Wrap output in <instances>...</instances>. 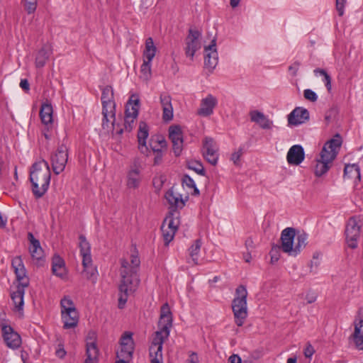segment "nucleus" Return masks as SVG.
Here are the masks:
<instances>
[{"instance_id":"obj_1","label":"nucleus","mask_w":363,"mask_h":363,"mask_svg":"<svg viewBox=\"0 0 363 363\" xmlns=\"http://www.w3.org/2000/svg\"><path fill=\"white\" fill-rule=\"evenodd\" d=\"M121 283L118 286V308H123L125 305L128 298L137 289L140 279L138 271L140 264V260L138 255L133 254L129 259H121L120 260Z\"/></svg>"},{"instance_id":"obj_2","label":"nucleus","mask_w":363,"mask_h":363,"mask_svg":"<svg viewBox=\"0 0 363 363\" xmlns=\"http://www.w3.org/2000/svg\"><path fill=\"white\" fill-rule=\"evenodd\" d=\"M51 177L48 163L41 160L35 162L30 172L32 191L36 198H41L48 191Z\"/></svg>"},{"instance_id":"obj_3","label":"nucleus","mask_w":363,"mask_h":363,"mask_svg":"<svg viewBox=\"0 0 363 363\" xmlns=\"http://www.w3.org/2000/svg\"><path fill=\"white\" fill-rule=\"evenodd\" d=\"M342 143V138L339 134H337L323 145L320 158L316 160L314 170L315 176L321 177L332 167L333 162L338 153Z\"/></svg>"},{"instance_id":"obj_4","label":"nucleus","mask_w":363,"mask_h":363,"mask_svg":"<svg viewBox=\"0 0 363 363\" xmlns=\"http://www.w3.org/2000/svg\"><path fill=\"white\" fill-rule=\"evenodd\" d=\"M247 291L245 286L240 285L235 289V298L232 301V310L235 322L239 327L242 326L247 317Z\"/></svg>"},{"instance_id":"obj_5","label":"nucleus","mask_w":363,"mask_h":363,"mask_svg":"<svg viewBox=\"0 0 363 363\" xmlns=\"http://www.w3.org/2000/svg\"><path fill=\"white\" fill-rule=\"evenodd\" d=\"M103 106L102 126L104 128H109L115 122L116 104L114 101L113 92H103L101 96Z\"/></svg>"},{"instance_id":"obj_6","label":"nucleus","mask_w":363,"mask_h":363,"mask_svg":"<svg viewBox=\"0 0 363 363\" xmlns=\"http://www.w3.org/2000/svg\"><path fill=\"white\" fill-rule=\"evenodd\" d=\"M131 333H125L120 340V349L116 352L118 359L116 363H129L134 352V341Z\"/></svg>"},{"instance_id":"obj_7","label":"nucleus","mask_w":363,"mask_h":363,"mask_svg":"<svg viewBox=\"0 0 363 363\" xmlns=\"http://www.w3.org/2000/svg\"><path fill=\"white\" fill-rule=\"evenodd\" d=\"M362 220L360 218L354 216L350 218L345 229L346 243L351 249H356L361 234Z\"/></svg>"},{"instance_id":"obj_8","label":"nucleus","mask_w":363,"mask_h":363,"mask_svg":"<svg viewBox=\"0 0 363 363\" xmlns=\"http://www.w3.org/2000/svg\"><path fill=\"white\" fill-rule=\"evenodd\" d=\"M139 108L140 99L138 94H132L125 108L124 126L126 131L130 132L133 130L135 120L138 116Z\"/></svg>"},{"instance_id":"obj_9","label":"nucleus","mask_w":363,"mask_h":363,"mask_svg":"<svg viewBox=\"0 0 363 363\" xmlns=\"http://www.w3.org/2000/svg\"><path fill=\"white\" fill-rule=\"evenodd\" d=\"M67 161L68 148L65 145L62 144L50 156V162L54 173L57 175L62 172Z\"/></svg>"},{"instance_id":"obj_10","label":"nucleus","mask_w":363,"mask_h":363,"mask_svg":"<svg viewBox=\"0 0 363 363\" xmlns=\"http://www.w3.org/2000/svg\"><path fill=\"white\" fill-rule=\"evenodd\" d=\"M169 335H164L162 332L157 331L152 338L149 348L151 363H163L162 347L164 341Z\"/></svg>"},{"instance_id":"obj_11","label":"nucleus","mask_w":363,"mask_h":363,"mask_svg":"<svg viewBox=\"0 0 363 363\" xmlns=\"http://www.w3.org/2000/svg\"><path fill=\"white\" fill-rule=\"evenodd\" d=\"M201 33L199 30L190 28L185 38V55L191 60H193L196 52L201 48Z\"/></svg>"},{"instance_id":"obj_12","label":"nucleus","mask_w":363,"mask_h":363,"mask_svg":"<svg viewBox=\"0 0 363 363\" xmlns=\"http://www.w3.org/2000/svg\"><path fill=\"white\" fill-rule=\"evenodd\" d=\"M172 325V315L170 308L167 303H165L161 307L160 317L158 323L159 332H162L164 335H169V329Z\"/></svg>"},{"instance_id":"obj_13","label":"nucleus","mask_w":363,"mask_h":363,"mask_svg":"<svg viewBox=\"0 0 363 363\" xmlns=\"http://www.w3.org/2000/svg\"><path fill=\"white\" fill-rule=\"evenodd\" d=\"M2 336L4 340L9 348L18 349L21 345V338L19 334L14 331L10 325H2Z\"/></svg>"},{"instance_id":"obj_14","label":"nucleus","mask_w":363,"mask_h":363,"mask_svg":"<svg viewBox=\"0 0 363 363\" xmlns=\"http://www.w3.org/2000/svg\"><path fill=\"white\" fill-rule=\"evenodd\" d=\"M203 155L208 162L216 165L218 162V154L217 146L212 138H206L203 140Z\"/></svg>"},{"instance_id":"obj_15","label":"nucleus","mask_w":363,"mask_h":363,"mask_svg":"<svg viewBox=\"0 0 363 363\" xmlns=\"http://www.w3.org/2000/svg\"><path fill=\"white\" fill-rule=\"evenodd\" d=\"M164 197L169 206L170 212L173 213H178L177 210L182 209L187 200V197L184 199L180 194L174 191L173 187L165 193Z\"/></svg>"},{"instance_id":"obj_16","label":"nucleus","mask_w":363,"mask_h":363,"mask_svg":"<svg viewBox=\"0 0 363 363\" xmlns=\"http://www.w3.org/2000/svg\"><path fill=\"white\" fill-rule=\"evenodd\" d=\"M296 235L295 229L293 228H285L281 234V249L290 256H293L294 240Z\"/></svg>"},{"instance_id":"obj_17","label":"nucleus","mask_w":363,"mask_h":363,"mask_svg":"<svg viewBox=\"0 0 363 363\" xmlns=\"http://www.w3.org/2000/svg\"><path fill=\"white\" fill-rule=\"evenodd\" d=\"M204 51L206 52L204 59L205 67L211 71L218 64V52L216 49V38H213L209 45L204 47Z\"/></svg>"},{"instance_id":"obj_18","label":"nucleus","mask_w":363,"mask_h":363,"mask_svg":"<svg viewBox=\"0 0 363 363\" xmlns=\"http://www.w3.org/2000/svg\"><path fill=\"white\" fill-rule=\"evenodd\" d=\"M89 333L86 345V358L84 363H98L99 350L95 341V334Z\"/></svg>"},{"instance_id":"obj_19","label":"nucleus","mask_w":363,"mask_h":363,"mask_svg":"<svg viewBox=\"0 0 363 363\" xmlns=\"http://www.w3.org/2000/svg\"><path fill=\"white\" fill-rule=\"evenodd\" d=\"M169 138L172 143L173 150L176 156H179L182 150L183 136L182 128L179 125H172L169 128Z\"/></svg>"},{"instance_id":"obj_20","label":"nucleus","mask_w":363,"mask_h":363,"mask_svg":"<svg viewBox=\"0 0 363 363\" xmlns=\"http://www.w3.org/2000/svg\"><path fill=\"white\" fill-rule=\"evenodd\" d=\"M11 265L16 274V279L18 281V284L28 286L29 281L26 276V270L21 257L20 256L14 257L12 259Z\"/></svg>"},{"instance_id":"obj_21","label":"nucleus","mask_w":363,"mask_h":363,"mask_svg":"<svg viewBox=\"0 0 363 363\" xmlns=\"http://www.w3.org/2000/svg\"><path fill=\"white\" fill-rule=\"evenodd\" d=\"M309 119V112L302 107L295 108L288 116V123L291 125H298Z\"/></svg>"},{"instance_id":"obj_22","label":"nucleus","mask_w":363,"mask_h":363,"mask_svg":"<svg viewBox=\"0 0 363 363\" xmlns=\"http://www.w3.org/2000/svg\"><path fill=\"white\" fill-rule=\"evenodd\" d=\"M149 135V128L144 121L139 123L138 132V149L141 153L147 155L149 152L148 147L146 145V140Z\"/></svg>"},{"instance_id":"obj_23","label":"nucleus","mask_w":363,"mask_h":363,"mask_svg":"<svg viewBox=\"0 0 363 363\" xmlns=\"http://www.w3.org/2000/svg\"><path fill=\"white\" fill-rule=\"evenodd\" d=\"M305 154L302 146L293 145L287 152L286 159L289 164L298 165L304 160Z\"/></svg>"},{"instance_id":"obj_24","label":"nucleus","mask_w":363,"mask_h":363,"mask_svg":"<svg viewBox=\"0 0 363 363\" xmlns=\"http://www.w3.org/2000/svg\"><path fill=\"white\" fill-rule=\"evenodd\" d=\"M217 105V99L211 94H208L201 100V107L198 110V114L201 116H208L213 112Z\"/></svg>"},{"instance_id":"obj_25","label":"nucleus","mask_w":363,"mask_h":363,"mask_svg":"<svg viewBox=\"0 0 363 363\" xmlns=\"http://www.w3.org/2000/svg\"><path fill=\"white\" fill-rule=\"evenodd\" d=\"M250 120L256 123L262 129L269 130L273 126V122L270 121L263 113L259 111L250 112Z\"/></svg>"},{"instance_id":"obj_26","label":"nucleus","mask_w":363,"mask_h":363,"mask_svg":"<svg viewBox=\"0 0 363 363\" xmlns=\"http://www.w3.org/2000/svg\"><path fill=\"white\" fill-rule=\"evenodd\" d=\"M28 239L30 242L29 252L33 259L40 261L43 257V250L38 240L35 238L32 233H28Z\"/></svg>"},{"instance_id":"obj_27","label":"nucleus","mask_w":363,"mask_h":363,"mask_svg":"<svg viewBox=\"0 0 363 363\" xmlns=\"http://www.w3.org/2000/svg\"><path fill=\"white\" fill-rule=\"evenodd\" d=\"M63 328L65 329L74 328L79 322V313L77 310L61 313Z\"/></svg>"},{"instance_id":"obj_28","label":"nucleus","mask_w":363,"mask_h":363,"mask_svg":"<svg viewBox=\"0 0 363 363\" xmlns=\"http://www.w3.org/2000/svg\"><path fill=\"white\" fill-rule=\"evenodd\" d=\"M52 54V47L49 44L44 45L37 52L35 64L37 68L43 67L47 61L49 59V57Z\"/></svg>"},{"instance_id":"obj_29","label":"nucleus","mask_w":363,"mask_h":363,"mask_svg":"<svg viewBox=\"0 0 363 363\" xmlns=\"http://www.w3.org/2000/svg\"><path fill=\"white\" fill-rule=\"evenodd\" d=\"M27 286H22V284H18L16 286V291H13L11 293V298L13 303L14 308L16 310L21 311L23 308V296L25 294V288Z\"/></svg>"},{"instance_id":"obj_30","label":"nucleus","mask_w":363,"mask_h":363,"mask_svg":"<svg viewBox=\"0 0 363 363\" xmlns=\"http://www.w3.org/2000/svg\"><path fill=\"white\" fill-rule=\"evenodd\" d=\"M352 339L357 349L363 350V316L362 318L355 321Z\"/></svg>"},{"instance_id":"obj_31","label":"nucleus","mask_w":363,"mask_h":363,"mask_svg":"<svg viewBox=\"0 0 363 363\" xmlns=\"http://www.w3.org/2000/svg\"><path fill=\"white\" fill-rule=\"evenodd\" d=\"M171 97L167 94H163L160 96V102L162 106V118L165 121H169L173 118V108L171 102Z\"/></svg>"},{"instance_id":"obj_32","label":"nucleus","mask_w":363,"mask_h":363,"mask_svg":"<svg viewBox=\"0 0 363 363\" xmlns=\"http://www.w3.org/2000/svg\"><path fill=\"white\" fill-rule=\"evenodd\" d=\"M141 177L138 168L131 169L127 175L126 185L129 189H137L140 184Z\"/></svg>"},{"instance_id":"obj_33","label":"nucleus","mask_w":363,"mask_h":363,"mask_svg":"<svg viewBox=\"0 0 363 363\" xmlns=\"http://www.w3.org/2000/svg\"><path fill=\"white\" fill-rule=\"evenodd\" d=\"M52 113L53 110L51 104L48 103L42 104L40 111V116L43 124L45 125H52L53 121Z\"/></svg>"},{"instance_id":"obj_34","label":"nucleus","mask_w":363,"mask_h":363,"mask_svg":"<svg viewBox=\"0 0 363 363\" xmlns=\"http://www.w3.org/2000/svg\"><path fill=\"white\" fill-rule=\"evenodd\" d=\"M201 240L200 239H197L189 247V259L187 261L189 263L192 262L194 265H197L199 264V257L201 251Z\"/></svg>"},{"instance_id":"obj_35","label":"nucleus","mask_w":363,"mask_h":363,"mask_svg":"<svg viewBox=\"0 0 363 363\" xmlns=\"http://www.w3.org/2000/svg\"><path fill=\"white\" fill-rule=\"evenodd\" d=\"M179 213L169 212V214L164 218L162 227L174 230L177 232L179 225Z\"/></svg>"},{"instance_id":"obj_36","label":"nucleus","mask_w":363,"mask_h":363,"mask_svg":"<svg viewBox=\"0 0 363 363\" xmlns=\"http://www.w3.org/2000/svg\"><path fill=\"white\" fill-rule=\"evenodd\" d=\"M52 270L57 277H63L65 275V262L59 255H55L52 258Z\"/></svg>"},{"instance_id":"obj_37","label":"nucleus","mask_w":363,"mask_h":363,"mask_svg":"<svg viewBox=\"0 0 363 363\" xmlns=\"http://www.w3.org/2000/svg\"><path fill=\"white\" fill-rule=\"evenodd\" d=\"M156 47L152 38H148L145 41V49L143 52L144 61L151 62L156 53Z\"/></svg>"},{"instance_id":"obj_38","label":"nucleus","mask_w":363,"mask_h":363,"mask_svg":"<svg viewBox=\"0 0 363 363\" xmlns=\"http://www.w3.org/2000/svg\"><path fill=\"white\" fill-rule=\"evenodd\" d=\"M344 177L354 180H360V169L355 164H346L344 169Z\"/></svg>"},{"instance_id":"obj_39","label":"nucleus","mask_w":363,"mask_h":363,"mask_svg":"<svg viewBox=\"0 0 363 363\" xmlns=\"http://www.w3.org/2000/svg\"><path fill=\"white\" fill-rule=\"evenodd\" d=\"M307 236L306 234H300L296 237V242L294 245L293 256H296L306 245Z\"/></svg>"},{"instance_id":"obj_40","label":"nucleus","mask_w":363,"mask_h":363,"mask_svg":"<svg viewBox=\"0 0 363 363\" xmlns=\"http://www.w3.org/2000/svg\"><path fill=\"white\" fill-rule=\"evenodd\" d=\"M82 273L85 278L90 280L93 284L96 282L98 272L95 267L89 266L88 267H84Z\"/></svg>"},{"instance_id":"obj_41","label":"nucleus","mask_w":363,"mask_h":363,"mask_svg":"<svg viewBox=\"0 0 363 363\" xmlns=\"http://www.w3.org/2000/svg\"><path fill=\"white\" fill-rule=\"evenodd\" d=\"M61 313L77 310L74 302L69 296H65L60 301Z\"/></svg>"},{"instance_id":"obj_42","label":"nucleus","mask_w":363,"mask_h":363,"mask_svg":"<svg viewBox=\"0 0 363 363\" xmlns=\"http://www.w3.org/2000/svg\"><path fill=\"white\" fill-rule=\"evenodd\" d=\"M314 73L316 76H320L323 77V82L325 83L327 90L330 91L332 89L331 78L328 73L324 69H315Z\"/></svg>"},{"instance_id":"obj_43","label":"nucleus","mask_w":363,"mask_h":363,"mask_svg":"<svg viewBox=\"0 0 363 363\" xmlns=\"http://www.w3.org/2000/svg\"><path fill=\"white\" fill-rule=\"evenodd\" d=\"M161 230L162 233V237L164 239V245H168L169 243L174 239L176 231L169 228H163L162 226Z\"/></svg>"},{"instance_id":"obj_44","label":"nucleus","mask_w":363,"mask_h":363,"mask_svg":"<svg viewBox=\"0 0 363 363\" xmlns=\"http://www.w3.org/2000/svg\"><path fill=\"white\" fill-rule=\"evenodd\" d=\"M140 77L144 80H147L151 76V62L144 61L140 68Z\"/></svg>"},{"instance_id":"obj_45","label":"nucleus","mask_w":363,"mask_h":363,"mask_svg":"<svg viewBox=\"0 0 363 363\" xmlns=\"http://www.w3.org/2000/svg\"><path fill=\"white\" fill-rule=\"evenodd\" d=\"M79 239V246L80 248L81 255L91 252L90 245L89 242L86 240L85 236L83 235H80Z\"/></svg>"},{"instance_id":"obj_46","label":"nucleus","mask_w":363,"mask_h":363,"mask_svg":"<svg viewBox=\"0 0 363 363\" xmlns=\"http://www.w3.org/2000/svg\"><path fill=\"white\" fill-rule=\"evenodd\" d=\"M22 2L28 14L33 13L35 11L38 0H23Z\"/></svg>"},{"instance_id":"obj_47","label":"nucleus","mask_w":363,"mask_h":363,"mask_svg":"<svg viewBox=\"0 0 363 363\" xmlns=\"http://www.w3.org/2000/svg\"><path fill=\"white\" fill-rule=\"evenodd\" d=\"M188 167L189 169L195 171L200 175L205 174V170L202 165V164L198 161H191L188 163Z\"/></svg>"},{"instance_id":"obj_48","label":"nucleus","mask_w":363,"mask_h":363,"mask_svg":"<svg viewBox=\"0 0 363 363\" xmlns=\"http://www.w3.org/2000/svg\"><path fill=\"white\" fill-rule=\"evenodd\" d=\"M347 0H335V8L340 16H343Z\"/></svg>"},{"instance_id":"obj_49","label":"nucleus","mask_w":363,"mask_h":363,"mask_svg":"<svg viewBox=\"0 0 363 363\" xmlns=\"http://www.w3.org/2000/svg\"><path fill=\"white\" fill-rule=\"evenodd\" d=\"M82 257V264L84 268L93 266L91 252L81 255Z\"/></svg>"},{"instance_id":"obj_50","label":"nucleus","mask_w":363,"mask_h":363,"mask_svg":"<svg viewBox=\"0 0 363 363\" xmlns=\"http://www.w3.org/2000/svg\"><path fill=\"white\" fill-rule=\"evenodd\" d=\"M155 154L154 164L157 165L161 163L162 160L163 153L161 149H152Z\"/></svg>"},{"instance_id":"obj_51","label":"nucleus","mask_w":363,"mask_h":363,"mask_svg":"<svg viewBox=\"0 0 363 363\" xmlns=\"http://www.w3.org/2000/svg\"><path fill=\"white\" fill-rule=\"evenodd\" d=\"M243 154V152H242V148H240L238 151L233 152L232 155H231V160L233 162V163L235 164H238L239 161H240V159L242 156V155Z\"/></svg>"},{"instance_id":"obj_52","label":"nucleus","mask_w":363,"mask_h":363,"mask_svg":"<svg viewBox=\"0 0 363 363\" xmlns=\"http://www.w3.org/2000/svg\"><path fill=\"white\" fill-rule=\"evenodd\" d=\"M315 352L313 347L308 343L304 349L303 353L306 358H311Z\"/></svg>"},{"instance_id":"obj_53","label":"nucleus","mask_w":363,"mask_h":363,"mask_svg":"<svg viewBox=\"0 0 363 363\" xmlns=\"http://www.w3.org/2000/svg\"><path fill=\"white\" fill-rule=\"evenodd\" d=\"M182 182L184 184H185L186 186L189 188L195 187V182L188 175L184 176L182 179Z\"/></svg>"},{"instance_id":"obj_54","label":"nucleus","mask_w":363,"mask_h":363,"mask_svg":"<svg viewBox=\"0 0 363 363\" xmlns=\"http://www.w3.org/2000/svg\"><path fill=\"white\" fill-rule=\"evenodd\" d=\"M300 67V63L295 62L289 67V71L292 75H296Z\"/></svg>"},{"instance_id":"obj_55","label":"nucleus","mask_w":363,"mask_h":363,"mask_svg":"<svg viewBox=\"0 0 363 363\" xmlns=\"http://www.w3.org/2000/svg\"><path fill=\"white\" fill-rule=\"evenodd\" d=\"M304 98L311 101H315L317 100V95L315 92H303Z\"/></svg>"},{"instance_id":"obj_56","label":"nucleus","mask_w":363,"mask_h":363,"mask_svg":"<svg viewBox=\"0 0 363 363\" xmlns=\"http://www.w3.org/2000/svg\"><path fill=\"white\" fill-rule=\"evenodd\" d=\"M56 355L60 358H63L66 355V351L62 345H58V348L55 352Z\"/></svg>"},{"instance_id":"obj_57","label":"nucleus","mask_w":363,"mask_h":363,"mask_svg":"<svg viewBox=\"0 0 363 363\" xmlns=\"http://www.w3.org/2000/svg\"><path fill=\"white\" fill-rule=\"evenodd\" d=\"M186 363H199V357L196 353L191 352Z\"/></svg>"},{"instance_id":"obj_58","label":"nucleus","mask_w":363,"mask_h":363,"mask_svg":"<svg viewBox=\"0 0 363 363\" xmlns=\"http://www.w3.org/2000/svg\"><path fill=\"white\" fill-rule=\"evenodd\" d=\"M317 299V296L313 293H308L306 295V300L307 301V303H314Z\"/></svg>"},{"instance_id":"obj_59","label":"nucleus","mask_w":363,"mask_h":363,"mask_svg":"<svg viewBox=\"0 0 363 363\" xmlns=\"http://www.w3.org/2000/svg\"><path fill=\"white\" fill-rule=\"evenodd\" d=\"M230 363H241V358L238 354H233L228 359Z\"/></svg>"},{"instance_id":"obj_60","label":"nucleus","mask_w":363,"mask_h":363,"mask_svg":"<svg viewBox=\"0 0 363 363\" xmlns=\"http://www.w3.org/2000/svg\"><path fill=\"white\" fill-rule=\"evenodd\" d=\"M20 86L23 90H29L30 85L28 81L26 79H21L20 82Z\"/></svg>"},{"instance_id":"obj_61","label":"nucleus","mask_w":363,"mask_h":363,"mask_svg":"<svg viewBox=\"0 0 363 363\" xmlns=\"http://www.w3.org/2000/svg\"><path fill=\"white\" fill-rule=\"evenodd\" d=\"M274 250L272 249V251L270 252V255H271V262L272 263H274L276 262H277L279 260V257H277V255H275L274 253Z\"/></svg>"},{"instance_id":"obj_62","label":"nucleus","mask_w":363,"mask_h":363,"mask_svg":"<svg viewBox=\"0 0 363 363\" xmlns=\"http://www.w3.org/2000/svg\"><path fill=\"white\" fill-rule=\"evenodd\" d=\"M240 0H230V4L233 8H235L240 4Z\"/></svg>"},{"instance_id":"obj_63","label":"nucleus","mask_w":363,"mask_h":363,"mask_svg":"<svg viewBox=\"0 0 363 363\" xmlns=\"http://www.w3.org/2000/svg\"><path fill=\"white\" fill-rule=\"evenodd\" d=\"M6 223V220L3 218L1 213H0V227L1 228L5 227Z\"/></svg>"},{"instance_id":"obj_64","label":"nucleus","mask_w":363,"mask_h":363,"mask_svg":"<svg viewBox=\"0 0 363 363\" xmlns=\"http://www.w3.org/2000/svg\"><path fill=\"white\" fill-rule=\"evenodd\" d=\"M296 357H290L287 359V363H296Z\"/></svg>"}]
</instances>
